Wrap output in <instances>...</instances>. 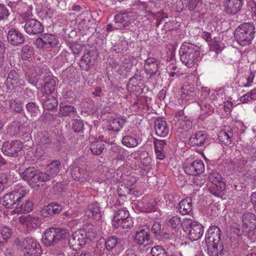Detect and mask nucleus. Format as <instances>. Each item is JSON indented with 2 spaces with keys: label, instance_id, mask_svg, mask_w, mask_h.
<instances>
[{
  "label": "nucleus",
  "instance_id": "1",
  "mask_svg": "<svg viewBox=\"0 0 256 256\" xmlns=\"http://www.w3.org/2000/svg\"><path fill=\"white\" fill-rule=\"evenodd\" d=\"M26 188L22 186L17 185L10 192L5 194L1 204L6 208H14L10 212L12 214H22L32 210L33 206L32 202L25 200L21 204V200L26 194Z\"/></svg>",
  "mask_w": 256,
  "mask_h": 256
},
{
  "label": "nucleus",
  "instance_id": "2",
  "mask_svg": "<svg viewBox=\"0 0 256 256\" xmlns=\"http://www.w3.org/2000/svg\"><path fill=\"white\" fill-rule=\"evenodd\" d=\"M180 54L182 63L189 68L197 65L202 58L200 47L190 42L182 44L180 48Z\"/></svg>",
  "mask_w": 256,
  "mask_h": 256
},
{
  "label": "nucleus",
  "instance_id": "3",
  "mask_svg": "<svg viewBox=\"0 0 256 256\" xmlns=\"http://www.w3.org/2000/svg\"><path fill=\"white\" fill-rule=\"evenodd\" d=\"M255 27L253 24L246 22L236 29L234 38L238 43L244 46L250 44L254 38Z\"/></svg>",
  "mask_w": 256,
  "mask_h": 256
},
{
  "label": "nucleus",
  "instance_id": "4",
  "mask_svg": "<svg viewBox=\"0 0 256 256\" xmlns=\"http://www.w3.org/2000/svg\"><path fill=\"white\" fill-rule=\"evenodd\" d=\"M96 236L94 226L88 224L82 229L77 230L74 232L69 240V244L72 246H78L82 247L85 244L86 239L92 240Z\"/></svg>",
  "mask_w": 256,
  "mask_h": 256
},
{
  "label": "nucleus",
  "instance_id": "5",
  "mask_svg": "<svg viewBox=\"0 0 256 256\" xmlns=\"http://www.w3.org/2000/svg\"><path fill=\"white\" fill-rule=\"evenodd\" d=\"M221 231L220 228L215 226L209 228L206 234V242L212 246L215 250L216 256H222V248H218L220 243Z\"/></svg>",
  "mask_w": 256,
  "mask_h": 256
},
{
  "label": "nucleus",
  "instance_id": "6",
  "mask_svg": "<svg viewBox=\"0 0 256 256\" xmlns=\"http://www.w3.org/2000/svg\"><path fill=\"white\" fill-rule=\"evenodd\" d=\"M66 230L50 228L46 230L42 236V241L46 246H50L57 243L60 240L65 238L68 236Z\"/></svg>",
  "mask_w": 256,
  "mask_h": 256
},
{
  "label": "nucleus",
  "instance_id": "7",
  "mask_svg": "<svg viewBox=\"0 0 256 256\" xmlns=\"http://www.w3.org/2000/svg\"><path fill=\"white\" fill-rule=\"evenodd\" d=\"M20 174L22 178L32 186H34L38 182H46L50 180V176L46 173H38L34 168H27L23 172H20Z\"/></svg>",
  "mask_w": 256,
  "mask_h": 256
},
{
  "label": "nucleus",
  "instance_id": "8",
  "mask_svg": "<svg viewBox=\"0 0 256 256\" xmlns=\"http://www.w3.org/2000/svg\"><path fill=\"white\" fill-rule=\"evenodd\" d=\"M183 226H189L188 238L192 241L199 240L203 235V226L197 222H192L190 219H185L182 222Z\"/></svg>",
  "mask_w": 256,
  "mask_h": 256
},
{
  "label": "nucleus",
  "instance_id": "9",
  "mask_svg": "<svg viewBox=\"0 0 256 256\" xmlns=\"http://www.w3.org/2000/svg\"><path fill=\"white\" fill-rule=\"evenodd\" d=\"M24 256H40L42 250L36 240L32 238H26L24 242Z\"/></svg>",
  "mask_w": 256,
  "mask_h": 256
},
{
  "label": "nucleus",
  "instance_id": "10",
  "mask_svg": "<svg viewBox=\"0 0 256 256\" xmlns=\"http://www.w3.org/2000/svg\"><path fill=\"white\" fill-rule=\"evenodd\" d=\"M23 145L19 140H12L10 142H5L2 148V152L10 157L16 156L18 152L22 150Z\"/></svg>",
  "mask_w": 256,
  "mask_h": 256
},
{
  "label": "nucleus",
  "instance_id": "11",
  "mask_svg": "<svg viewBox=\"0 0 256 256\" xmlns=\"http://www.w3.org/2000/svg\"><path fill=\"white\" fill-rule=\"evenodd\" d=\"M72 175L75 180L81 183H85L90 182L93 174L90 170L75 167L72 170Z\"/></svg>",
  "mask_w": 256,
  "mask_h": 256
},
{
  "label": "nucleus",
  "instance_id": "12",
  "mask_svg": "<svg viewBox=\"0 0 256 256\" xmlns=\"http://www.w3.org/2000/svg\"><path fill=\"white\" fill-rule=\"evenodd\" d=\"M26 21L24 30L28 34L35 35L42 33L44 31V26L38 20L32 18Z\"/></svg>",
  "mask_w": 256,
  "mask_h": 256
},
{
  "label": "nucleus",
  "instance_id": "13",
  "mask_svg": "<svg viewBox=\"0 0 256 256\" xmlns=\"http://www.w3.org/2000/svg\"><path fill=\"white\" fill-rule=\"evenodd\" d=\"M242 222L244 226L248 228V236H252L253 230L256 228V217L255 214L252 212H245L242 216Z\"/></svg>",
  "mask_w": 256,
  "mask_h": 256
},
{
  "label": "nucleus",
  "instance_id": "14",
  "mask_svg": "<svg viewBox=\"0 0 256 256\" xmlns=\"http://www.w3.org/2000/svg\"><path fill=\"white\" fill-rule=\"evenodd\" d=\"M135 18L136 15L132 12L122 11L114 16V20L116 23H120L126 26L133 22Z\"/></svg>",
  "mask_w": 256,
  "mask_h": 256
},
{
  "label": "nucleus",
  "instance_id": "15",
  "mask_svg": "<svg viewBox=\"0 0 256 256\" xmlns=\"http://www.w3.org/2000/svg\"><path fill=\"white\" fill-rule=\"evenodd\" d=\"M243 0H225L224 9L228 14H235L241 10Z\"/></svg>",
  "mask_w": 256,
  "mask_h": 256
},
{
  "label": "nucleus",
  "instance_id": "16",
  "mask_svg": "<svg viewBox=\"0 0 256 256\" xmlns=\"http://www.w3.org/2000/svg\"><path fill=\"white\" fill-rule=\"evenodd\" d=\"M172 126L176 129L187 131L192 127V122L184 115L176 116L172 122Z\"/></svg>",
  "mask_w": 256,
  "mask_h": 256
},
{
  "label": "nucleus",
  "instance_id": "17",
  "mask_svg": "<svg viewBox=\"0 0 256 256\" xmlns=\"http://www.w3.org/2000/svg\"><path fill=\"white\" fill-rule=\"evenodd\" d=\"M20 222L26 226L28 230H32L39 228L42 223L41 219L36 216L28 215L24 218H20Z\"/></svg>",
  "mask_w": 256,
  "mask_h": 256
},
{
  "label": "nucleus",
  "instance_id": "18",
  "mask_svg": "<svg viewBox=\"0 0 256 256\" xmlns=\"http://www.w3.org/2000/svg\"><path fill=\"white\" fill-rule=\"evenodd\" d=\"M134 242L140 246H145L150 244V240L149 230L147 228H142L138 232L135 234Z\"/></svg>",
  "mask_w": 256,
  "mask_h": 256
},
{
  "label": "nucleus",
  "instance_id": "19",
  "mask_svg": "<svg viewBox=\"0 0 256 256\" xmlns=\"http://www.w3.org/2000/svg\"><path fill=\"white\" fill-rule=\"evenodd\" d=\"M85 214L90 218L99 220L102 218V212L99 204L96 202H92L88 206Z\"/></svg>",
  "mask_w": 256,
  "mask_h": 256
},
{
  "label": "nucleus",
  "instance_id": "20",
  "mask_svg": "<svg viewBox=\"0 0 256 256\" xmlns=\"http://www.w3.org/2000/svg\"><path fill=\"white\" fill-rule=\"evenodd\" d=\"M204 170L203 162L200 160H196L190 165L186 166L184 168L186 174L190 175H198L202 174Z\"/></svg>",
  "mask_w": 256,
  "mask_h": 256
},
{
  "label": "nucleus",
  "instance_id": "21",
  "mask_svg": "<svg viewBox=\"0 0 256 256\" xmlns=\"http://www.w3.org/2000/svg\"><path fill=\"white\" fill-rule=\"evenodd\" d=\"M7 38L8 42L14 46H18L24 41V38L22 34L14 28H12L8 32Z\"/></svg>",
  "mask_w": 256,
  "mask_h": 256
},
{
  "label": "nucleus",
  "instance_id": "22",
  "mask_svg": "<svg viewBox=\"0 0 256 256\" xmlns=\"http://www.w3.org/2000/svg\"><path fill=\"white\" fill-rule=\"evenodd\" d=\"M156 134L160 137L166 136L169 132V128L166 122L162 118L157 120L154 123Z\"/></svg>",
  "mask_w": 256,
  "mask_h": 256
},
{
  "label": "nucleus",
  "instance_id": "23",
  "mask_svg": "<svg viewBox=\"0 0 256 256\" xmlns=\"http://www.w3.org/2000/svg\"><path fill=\"white\" fill-rule=\"evenodd\" d=\"M130 214L128 210L126 209H119L114 216L112 221V225L115 228H120V223L127 218H129Z\"/></svg>",
  "mask_w": 256,
  "mask_h": 256
},
{
  "label": "nucleus",
  "instance_id": "24",
  "mask_svg": "<svg viewBox=\"0 0 256 256\" xmlns=\"http://www.w3.org/2000/svg\"><path fill=\"white\" fill-rule=\"evenodd\" d=\"M209 180L214 184L219 192L224 190L225 188V184L220 174L216 172H212L208 176Z\"/></svg>",
  "mask_w": 256,
  "mask_h": 256
},
{
  "label": "nucleus",
  "instance_id": "25",
  "mask_svg": "<svg viewBox=\"0 0 256 256\" xmlns=\"http://www.w3.org/2000/svg\"><path fill=\"white\" fill-rule=\"evenodd\" d=\"M155 152L156 158L160 160H164L166 156V142L165 140H154Z\"/></svg>",
  "mask_w": 256,
  "mask_h": 256
},
{
  "label": "nucleus",
  "instance_id": "26",
  "mask_svg": "<svg viewBox=\"0 0 256 256\" xmlns=\"http://www.w3.org/2000/svg\"><path fill=\"white\" fill-rule=\"evenodd\" d=\"M178 208L182 214H188L192 210V200L186 198L182 200L179 203Z\"/></svg>",
  "mask_w": 256,
  "mask_h": 256
},
{
  "label": "nucleus",
  "instance_id": "27",
  "mask_svg": "<svg viewBox=\"0 0 256 256\" xmlns=\"http://www.w3.org/2000/svg\"><path fill=\"white\" fill-rule=\"evenodd\" d=\"M136 182V179L134 178H130L126 180L124 182V184L120 186L118 190H123L124 194H120V196H124L126 194H129L132 190V186Z\"/></svg>",
  "mask_w": 256,
  "mask_h": 256
},
{
  "label": "nucleus",
  "instance_id": "28",
  "mask_svg": "<svg viewBox=\"0 0 256 256\" xmlns=\"http://www.w3.org/2000/svg\"><path fill=\"white\" fill-rule=\"evenodd\" d=\"M60 114L63 116H74L76 111L73 106L61 103L60 104Z\"/></svg>",
  "mask_w": 256,
  "mask_h": 256
},
{
  "label": "nucleus",
  "instance_id": "29",
  "mask_svg": "<svg viewBox=\"0 0 256 256\" xmlns=\"http://www.w3.org/2000/svg\"><path fill=\"white\" fill-rule=\"evenodd\" d=\"M206 138L204 132L200 131L194 134L190 138V142L193 146H200Z\"/></svg>",
  "mask_w": 256,
  "mask_h": 256
},
{
  "label": "nucleus",
  "instance_id": "30",
  "mask_svg": "<svg viewBox=\"0 0 256 256\" xmlns=\"http://www.w3.org/2000/svg\"><path fill=\"white\" fill-rule=\"evenodd\" d=\"M126 120L123 118H114L109 122V129L114 131H119L124 126Z\"/></svg>",
  "mask_w": 256,
  "mask_h": 256
},
{
  "label": "nucleus",
  "instance_id": "31",
  "mask_svg": "<svg viewBox=\"0 0 256 256\" xmlns=\"http://www.w3.org/2000/svg\"><path fill=\"white\" fill-rule=\"evenodd\" d=\"M58 104V101L54 96L52 95H48L43 102L42 106L44 109L50 110L56 108Z\"/></svg>",
  "mask_w": 256,
  "mask_h": 256
},
{
  "label": "nucleus",
  "instance_id": "32",
  "mask_svg": "<svg viewBox=\"0 0 256 256\" xmlns=\"http://www.w3.org/2000/svg\"><path fill=\"white\" fill-rule=\"evenodd\" d=\"M43 36L46 48H52L58 45L59 40L56 36L48 34H44Z\"/></svg>",
  "mask_w": 256,
  "mask_h": 256
},
{
  "label": "nucleus",
  "instance_id": "33",
  "mask_svg": "<svg viewBox=\"0 0 256 256\" xmlns=\"http://www.w3.org/2000/svg\"><path fill=\"white\" fill-rule=\"evenodd\" d=\"M60 166V162L56 160L52 162L47 166L46 170L48 174H46L50 176H50L56 175L59 172Z\"/></svg>",
  "mask_w": 256,
  "mask_h": 256
},
{
  "label": "nucleus",
  "instance_id": "34",
  "mask_svg": "<svg viewBox=\"0 0 256 256\" xmlns=\"http://www.w3.org/2000/svg\"><path fill=\"white\" fill-rule=\"evenodd\" d=\"M232 136V133L230 131L226 132V131H220L218 134V137L220 141L226 145L231 143V138Z\"/></svg>",
  "mask_w": 256,
  "mask_h": 256
},
{
  "label": "nucleus",
  "instance_id": "35",
  "mask_svg": "<svg viewBox=\"0 0 256 256\" xmlns=\"http://www.w3.org/2000/svg\"><path fill=\"white\" fill-rule=\"evenodd\" d=\"M20 76L18 74L15 70H12L8 74L7 78V83H10L12 85L16 84H22V80L20 78Z\"/></svg>",
  "mask_w": 256,
  "mask_h": 256
},
{
  "label": "nucleus",
  "instance_id": "36",
  "mask_svg": "<svg viewBox=\"0 0 256 256\" xmlns=\"http://www.w3.org/2000/svg\"><path fill=\"white\" fill-rule=\"evenodd\" d=\"M55 80L53 78H46L44 86V92L47 94H52L55 90Z\"/></svg>",
  "mask_w": 256,
  "mask_h": 256
},
{
  "label": "nucleus",
  "instance_id": "37",
  "mask_svg": "<svg viewBox=\"0 0 256 256\" xmlns=\"http://www.w3.org/2000/svg\"><path fill=\"white\" fill-rule=\"evenodd\" d=\"M122 142L124 146L128 148H134L138 144L137 139L132 136H124L122 138Z\"/></svg>",
  "mask_w": 256,
  "mask_h": 256
},
{
  "label": "nucleus",
  "instance_id": "38",
  "mask_svg": "<svg viewBox=\"0 0 256 256\" xmlns=\"http://www.w3.org/2000/svg\"><path fill=\"white\" fill-rule=\"evenodd\" d=\"M104 148V144L100 141H96L92 142L90 144V150L94 154H100L102 152Z\"/></svg>",
  "mask_w": 256,
  "mask_h": 256
},
{
  "label": "nucleus",
  "instance_id": "39",
  "mask_svg": "<svg viewBox=\"0 0 256 256\" xmlns=\"http://www.w3.org/2000/svg\"><path fill=\"white\" fill-rule=\"evenodd\" d=\"M252 100H256V88L244 94L240 98L242 103H246Z\"/></svg>",
  "mask_w": 256,
  "mask_h": 256
},
{
  "label": "nucleus",
  "instance_id": "40",
  "mask_svg": "<svg viewBox=\"0 0 256 256\" xmlns=\"http://www.w3.org/2000/svg\"><path fill=\"white\" fill-rule=\"evenodd\" d=\"M26 76L29 83L34 85L36 84L38 79V74L34 72V70H30L26 72Z\"/></svg>",
  "mask_w": 256,
  "mask_h": 256
},
{
  "label": "nucleus",
  "instance_id": "41",
  "mask_svg": "<svg viewBox=\"0 0 256 256\" xmlns=\"http://www.w3.org/2000/svg\"><path fill=\"white\" fill-rule=\"evenodd\" d=\"M158 63V60L156 58H148L146 61V66L150 70V72L154 73L157 70Z\"/></svg>",
  "mask_w": 256,
  "mask_h": 256
},
{
  "label": "nucleus",
  "instance_id": "42",
  "mask_svg": "<svg viewBox=\"0 0 256 256\" xmlns=\"http://www.w3.org/2000/svg\"><path fill=\"white\" fill-rule=\"evenodd\" d=\"M34 54L32 48L29 45L24 46L22 50V57L23 59L26 60L30 58Z\"/></svg>",
  "mask_w": 256,
  "mask_h": 256
},
{
  "label": "nucleus",
  "instance_id": "43",
  "mask_svg": "<svg viewBox=\"0 0 256 256\" xmlns=\"http://www.w3.org/2000/svg\"><path fill=\"white\" fill-rule=\"evenodd\" d=\"M150 252L153 256H167L165 250L159 246L153 247Z\"/></svg>",
  "mask_w": 256,
  "mask_h": 256
},
{
  "label": "nucleus",
  "instance_id": "44",
  "mask_svg": "<svg viewBox=\"0 0 256 256\" xmlns=\"http://www.w3.org/2000/svg\"><path fill=\"white\" fill-rule=\"evenodd\" d=\"M10 106L12 110L16 112H20L22 110V104L16 100H14L10 102Z\"/></svg>",
  "mask_w": 256,
  "mask_h": 256
},
{
  "label": "nucleus",
  "instance_id": "45",
  "mask_svg": "<svg viewBox=\"0 0 256 256\" xmlns=\"http://www.w3.org/2000/svg\"><path fill=\"white\" fill-rule=\"evenodd\" d=\"M118 242V239L116 237H110L108 238L105 242L106 248L108 250H110L116 246Z\"/></svg>",
  "mask_w": 256,
  "mask_h": 256
},
{
  "label": "nucleus",
  "instance_id": "46",
  "mask_svg": "<svg viewBox=\"0 0 256 256\" xmlns=\"http://www.w3.org/2000/svg\"><path fill=\"white\" fill-rule=\"evenodd\" d=\"M11 230L6 226L2 227L0 230V238L2 241H6L10 237Z\"/></svg>",
  "mask_w": 256,
  "mask_h": 256
},
{
  "label": "nucleus",
  "instance_id": "47",
  "mask_svg": "<svg viewBox=\"0 0 256 256\" xmlns=\"http://www.w3.org/2000/svg\"><path fill=\"white\" fill-rule=\"evenodd\" d=\"M134 222L132 217L127 218L120 223V228H130L133 226Z\"/></svg>",
  "mask_w": 256,
  "mask_h": 256
},
{
  "label": "nucleus",
  "instance_id": "48",
  "mask_svg": "<svg viewBox=\"0 0 256 256\" xmlns=\"http://www.w3.org/2000/svg\"><path fill=\"white\" fill-rule=\"evenodd\" d=\"M52 208V206L51 205V204L44 206L40 210L42 215L44 217H47L48 216L54 214Z\"/></svg>",
  "mask_w": 256,
  "mask_h": 256
},
{
  "label": "nucleus",
  "instance_id": "49",
  "mask_svg": "<svg viewBox=\"0 0 256 256\" xmlns=\"http://www.w3.org/2000/svg\"><path fill=\"white\" fill-rule=\"evenodd\" d=\"M27 110L31 113L32 116H35L38 112V108L34 102H29L26 106Z\"/></svg>",
  "mask_w": 256,
  "mask_h": 256
},
{
  "label": "nucleus",
  "instance_id": "50",
  "mask_svg": "<svg viewBox=\"0 0 256 256\" xmlns=\"http://www.w3.org/2000/svg\"><path fill=\"white\" fill-rule=\"evenodd\" d=\"M72 125V128L76 132H80L83 130L84 123L80 120H74Z\"/></svg>",
  "mask_w": 256,
  "mask_h": 256
},
{
  "label": "nucleus",
  "instance_id": "51",
  "mask_svg": "<svg viewBox=\"0 0 256 256\" xmlns=\"http://www.w3.org/2000/svg\"><path fill=\"white\" fill-rule=\"evenodd\" d=\"M200 107L202 114H209L213 109L210 104L204 102H202L200 104Z\"/></svg>",
  "mask_w": 256,
  "mask_h": 256
},
{
  "label": "nucleus",
  "instance_id": "52",
  "mask_svg": "<svg viewBox=\"0 0 256 256\" xmlns=\"http://www.w3.org/2000/svg\"><path fill=\"white\" fill-rule=\"evenodd\" d=\"M169 222L171 226L174 228H176L180 224L181 220L180 217L176 216H172L169 218Z\"/></svg>",
  "mask_w": 256,
  "mask_h": 256
},
{
  "label": "nucleus",
  "instance_id": "53",
  "mask_svg": "<svg viewBox=\"0 0 256 256\" xmlns=\"http://www.w3.org/2000/svg\"><path fill=\"white\" fill-rule=\"evenodd\" d=\"M34 44L38 48H46L43 34H42L40 38H38L36 39L34 41Z\"/></svg>",
  "mask_w": 256,
  "mask_h": 256
},
{
  "label": "nucleus",
  "instance_id": "54",
  "mask_svg": "<svg viewBox=\"0 0 256 256\" xmlns=\"http://www.w3.org/2000/svg\"><path fill=\"white\" fill-rule=\"evenodd\" d=\"M91 62V56L88 54H84L82 58L81 64H85L86 66V68L88 67Z\"/></svg>",
  "mask_w": 256,
  "mask_h": 256
},
{
  "label": "nucleus",
  "instance_id": "55",
  "mask_svg": "<svg viewBox=\"0 0 256 256\" xmlns=\"http://www.w3.org/2000/svg\"><path fill=\"white\" fill-rule=\"evenodd\" d=\"M8 14V9L4 5L0 4V20L6 18Z\"/></svg>",
  "mask_w": 256,
  "mask_h": 256
},
{
  "label": "nucleus",
  "instance_id": "56",
  "mask_svg": "<svg viewBox=\"0 0 256 256\" xmlns=\"http://www.w3.org/2000/svg\"><path fill=\"white\" fill-rule=\"evenodd\" d=\"M200 0H189L188 6V10L190 11L194 10Z\"/></svg>",
  "mask_w": 256,
  "mask_h": 256
},
{
  "label": "nucleus",
  "instance_id": "57",
  "mask_svg": "<svg viewBox=\"0 0 256 256\" xmlns=\"http://www.w3.org/2000/svg\"><path fill=\"white\" fill-rule=\"evenodd\" d=\"M6 50L4 44L0 40V65L2 64L4 58V52Z\"/></svg>",
  "mask_w": 256,
  "mask_h": 256
},
{
  "label": "nucleus",
  "instance_id": "58",
  "mask_svg": "<svg viewBox=\"0 0 256 256\" xmlns=\"http://www.w3.org/2000/svg\"><path fill=\"white\" fill-rule=\"evenodd\" d=\"M161 229V226L158 222H154L152 228V232L156 234H158Z\"/></svg>",
  "mask_w": 256,
  "mask_h": 256
},
{
  "label": "nucleus",
  "instance_id": "59",
  "mask_svg": "<svg viewBox=\"0 0 256 256\" xmlns=\"http://www.w3.org/2000/svg\"><path fill=\"white\" fill-rule=\"evenodd\" d=\"M212 48L214 50L216 51V52H219L222 51L223 49V46L222 44H219L217 42H214L212 44Z\"/></svg>",
  "mask_w": 256,
  "mask_h": 256
},
{
  "label": "nucleus",
  "instance_id": "60",
  "mask_svg": "<svg viewBox=\"0 0 256 256\" xmlns=\"http://www.w3.org/2000/svg\"><path fill=\"white\" fill-rule=\"evenodd\" d=\"M51 205L52 206V212L54 214H58L62 210V206L60 204L55 203H51Z\"/></svg>",
  "mask_w": 256,
  "mask_h": 256
},
{
  "label": "nucleus",
  "instance_id": "61",
  "mask_svg": "<svg viewBox=\"0 0 256 256\" xmlns=\"http://www.w3.org/2000/svg\"><path fill=\"white\" fill-rule=\"evenodd\" d=\"M72 52L74 54H78L82 50V48L79 44H74L71 47Z\"/></svg>",
  "mask_w": 256,
  "mask_h": 256
},
{
  "label": "nucleus",
  "instance_id": "62",
  "mask_svg": "<svg viewBox=\"0 0 256 256\" xmlns=\"http://www.w3.org/2000/svg\"><path fill=\"white\" fill-rule=\"evenodd\" d=\"M202 36L207 42H210L212 40L211 34L209 32H204L202 34Z\"/></svg>",
  "mask_w": 256,
  "mask_h": 256
},
{
  "label": "nucleus",
  "instance_id": "63",
  "mask_svg": "<svg viewBox=\"0 0 256 256\" xmlns=\"http://www.w3.org/2000/svg\"><path fill=\"white\" fill-rule=\"evenodd\" d=\"M232 106V103L230 102L227 101L224 102V107L226 112H230L231 110V108Z\"/></svg>",
  "mask_w": 256,
  "mask_h": 256
},
{
  "label": "nucleus",
  "instance_id": "64",
  "mask_svg": "<svg viewBox=\"0 0 256 256\" xmlns=\"http://www.w3.org/2000/svg\"><path fill=\"white\" fill-rule=\"evenodd\" d=\"M123 256H137L134 251L132 250L128 249Z\"/></svg>",
  "mask_w": 256,
  "mask_h": 256
}]
</instances>
